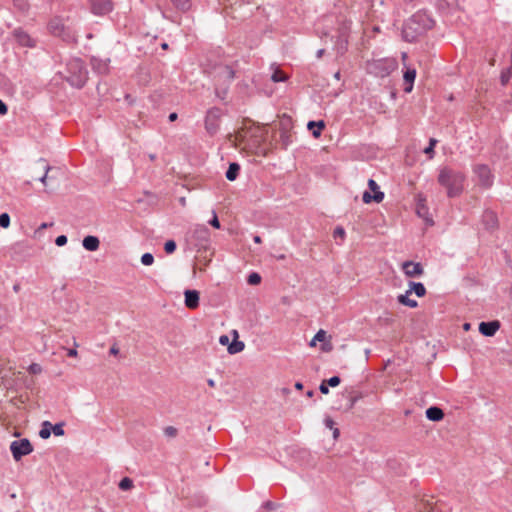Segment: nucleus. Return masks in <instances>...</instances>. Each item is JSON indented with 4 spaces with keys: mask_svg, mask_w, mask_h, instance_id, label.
<instances>
[{
    "mask_svg": "<svg viewBox=\"0 0 512 512\" xmlns=\"http://www.w3.org/2000/svg\"><path fill=\"white\" fill-rule=\"evenodd\" d=\"M324 52H325V50H324V49H319V50L317 51V54H316L317 58H321V57H322V55L324 54Z\"/></svg>",
    "mask_w": 512,
    "mask_h": 512,
    "instance_id": "0e129e2a",
    "label": "nucleus"
},
{
    "mask_svg": "<svg viewBox=\"0 0 512 512\" xmlns=\"http://www.w3.org/2000/svg\"><path fill=\"white\" fill-rule=\"evenodd\" d=\"M173 4L182 11H187L190 6L191 2L190 0H171Z\"/></svg>",
    "mask_w": 512,
    "mask_h": 512,
    "instance_id": "c85d7f7f",
    "label": "nucleus"
},
{
    "mask_svg": "<svg viewBox=\"0 0 512 512\" xmlns=\"http://www.w3.org/2000/svg\"><path fill=\"white\" fill-rule=\"evenodd\" d=\"M368 187L370 190H372L374 193L376 191H379V186L378 184L373 180V179H369L368 180Z\"/></svg>",
    "mask_w": 512,
    "mask_h": 512,
    "instance_id": "09e8293b",
    "label": "nucleus"
},
{
    "mask_svg": "<svg viewBox=\"0 0 512 512\" xmlns=\"http://www.w3.org/2000/svg\"><path fill=\"white\" fill-rule=\"evenodd\" d=\"M434 21L425 12H417L412 15L403 25L402 36L407 42L415 41L427 30L433 27Z\"/></svg>",
    "mask_w": 512,
    "mask_h": 512,
    "instance_id": "f257e3e1",
    "label": "nucleus"
},
{
    "mask_svg": "<svg viewBox=\"0 0 512 512\" xmlns=\"http://www.w3.org/2000/svg\"><path fill=\"white\" fill-rule=\"evenodd\" d=\"M219 342L222 345H229V337L227 335H221L219 338Z\"/></svg>",
    "mask_w": 512,
    "mask_h": 512,
    "instance_id": "864d4df0",
    "label": "nucleus"
},
{
    "mask_svg": "<svg viewBox=\"0 0 512 512\" xmlns=\"http://www.w3.org/2000/svg\"><path fill=\"white\" fill-rule=\"evenodd\" d=\"M51 225H52V223H51V224H48V223H42V224H41V226L39 227V229H45V228H47V227H49V226H51Z\"/></svg>",
    "mask_w": 512,
    "mask_h": 512,
    "instance_id": "774afa93",
    "label": "nucleus"
},
{
    "mask_svg": "<svg viewBox=\"0 0 512 512\" xmlns=\"http://www.w3.org/2000/svg\"><path fill=\"white\" fill-rule=\"evenodd\" d=\"M82 245L87 251L93 252V251L98 250L100 241H99L98 237L88 235V236L84 237V239L82 241Z\"/></svg>",
    "mask_w": 512,
    "mask_h": 512,
    "instance_id": "f3484780",
    "label": "nucleus"
},
{
    "mask_svg": "<svg viewBox=\"0 0 512 512\" xmlns=\"http://www.w3.org/2000/svg\"><path fill=\"white\" fill-rule=\"evenodd\" d=\"M28 250V245L25 242H16L10 247V254L13 259H16L21 253Z\"/></svg>",
    "mask_w": 512,
    "mask_h": 512,
    "instance_id": "412c9836",
    "label": "nucleus"
},
{
    "mask_svg": "<svg viewBox=\"0 0 512 512\" xmlns=\"http://www.w3.org/2000/svg\"><path fill=\"white\" fill-rule=\"evenodd\" d=\"M247 282L250 285H258L261 282V276L258 273L253 272L248 276Z\"/></svg>",
    "mask_w": 512,
    "mask_h": 512,
    "instance_id": "72a5a7b5",
    "label": "nucleus"
},
{
    "mask_svg": "<svg viewBox=\"0 0 512 512\" xmlns=\"http://www.w3.org/2000/svg\"><path fill=\"white\" fill-rule=\"evenodd\" d=\"M66 72V80L76 88H82L88 79L87 69L84 62L79 58L71 59L67 63Z\"/></svg>",
    "mask_w": 512,
    "mask_h": 512,
    "instance_id": "7ed1b4c3",
    "label": "nucleus"
},
{
    "mask_svg": "<svg viewBox=\"0 0 512 512\" xmlns=\"http://www.w3.org/2000/svg\"><path fill=\"white\" fill-rule=\"evenodd\" d=\"M345 234H346L345 230L341 226L336 227L334 232H333V236H334L335 239H337V238L344 239Z\"/></svg>",
    "mask_w": 512,
    "mask_h": 512,
    "instance_id": "ea45409f",
    "label": "nucleus"
},
{
    "mask_svg": "<svg viewBox=\"0 0 512 512\" xmlns=\"http://www.w3.org/2000/svg\"><path fill=\"white\" fill-rule=\"evenodd\" d=\"M195 232L196 233H199V236L201 238H207L208 236V229L205 227V226H198L196 229H195Z\"/></svg>",
    "mask_w": 512,
    "mask_h": 512,
    "instance_id": "c03bdc74",
    "label": "nucleus"
},
{
    "mask_svg": "<svg viewBox=\"0 0 512 512\" xmlns=\"http://www.w3.org/2000/svg\"><path fill=\"white\" fill-rule=\"evenodd\" d=\"M119 353V349L114 345L110 348V354L117 355Z\"/></svg>",
    "mask_w": 512,
    "mask_h": 512,
    "instance_id": "4d7b16f0",
    "label": "nucleus"
},
{
    "mask_svg": "<svg viewBox=\"0 0 512 512\" xmlns=\"http://www.w3.org/2000/svg\"><path fill=\"white\" fill-rule=\"evenodd\" d=\"M185 305L189 309H196L199 306V292L197 290H186L184 292Z\"/></svg>",
    "mask_w": 512,
    "mask_h": 512,
    "instance_id": "f8f14e48",
    "label": "nucleus"
},
{
    "mask_svg": "<svg viewBox=\"0 0 512 512\" xmlns=\"http://www.w3.org/2000/svg\"><path fill=\"white\" fill-rule=\"evenodd\" d=\"M165 434L167 436L174 437L177 434V429L172 426H168L165 428Z\"/></svg>",
    "mask_w": 512,
    "mask_h": 512,
    "instance_id": "49530a36",
    "label": "nucleus"
},
{
    "mask_svg": "<svg viewBox=\"0 0 512 512\" xmlns=\"http://www.w3.org/2000/svg\"><path fill=\"white\" fill-rule=\"evenodd\" d=\"M221 77L225 81H228V83H230L234 79V77H235V72H234V70L231 67L224 66L223 69H222V72H221Z\"/></svg>",
    "mask_w": 512,
    "mask_h": 512,
    "instance_id": "bb28decb",
    "label": "nucleus"
},
{
    "mask_svg": "<svg viewBox=\"0 0 512 512\" xmlns=\"http://www.w3.org/2000/svg\"><path fill=\"white\" fill-rule=\"evenodd\" d=\"M253 240H254V242H255V243H257V244H260V243L262 242L261 237H260V236H258V235H255V236L253 237Z\"/></svg>",
    "mask_w": 512,
    "mask_h": 512,
    "instance_id": "052dcab7",
    "label": "nucleus"
},
{
    "mask_svg": "<svg viewBox=\"0 0 512 512\" xmlns=\"http://www.w3.org/2000/svg\"><path fill=\"white\" fill-rule=\"evenodd\" d=\"M511 74L512 73L510 72V69L502 71L501 76H500L502 85H506L509 82Z\"/></svg>",
    "mask_w": 512,
    "mask_h": 512,
    "instance_id": "58836bf2",
    "label": "nucleus"
},
{
    "mask_svg": "<svg viewBox=\"0 0 512 512\" xmlns=\"http://www.w3.org/2000/svg\"><path fill=\"white\" fill-rule=\"evenodd\" d=\"M207 384H208L210 387H212V388H213V387H215V385H216V384H215V381H214L213 379H208V380H207Z\"/></svg>",
    "mask_w": 512,
    "mask_h": 512,
    "instance_id": "e2e57ef3",
    "label": "nucleus"
},
{
    "mask_svg": "<svg viewBox=\"0 0 512 512\" xmlns=\"http://www.w3.org/2000/svg\"><path fill=\"white\" fill-rule=\"evenodd\" d=\"M8 111V107L7 105L2 101L0 100V115H5Z\"/></svg>",
    "mask_w": 512,
    "mask_h": 512,
    "instance_id": "603ef678",
    "label": "nucleus"
},
{
    "mask_svg": "<svg viewBox=\"0 0 512 512\" xmlns=\"http://www.w3.org/2000/svg\"><path fill=\"white\" fill-rule=\"evenodd\" d=\"M239 172H240V165L236 162H232L229 164V167L226 171L225 176L229 181H234L237 179Z\"/></svg>",
    "mask_w": 512,
    "mask_h": 512,
    "instance_id": "5701e85b",
    "label": "nucleus"
},
{
    "mask_svg": "<svg viewBox=\"0 0 512 512\" xmlns=\"http://www.w3.org/2000/svg\"><path fill=\"white\" fill-rule=\"evenodd\" d=\"M357 400H358V397H352V398L350 399L349 408H352V407L355 405V403H356V401H357Z\"/></svg>",
    "mask_w": 512,
    "mask_h": 512,
    "instance_id": "bf43d9fd",
    "label": "nucleus"
},
{
    "mask_svg": "<svg viewBox=\"0 0 512 512\" xmlns=\"http://www.w3.org/2000/svg\"><path fill=\"white\" fill-rule=\"evenodd\" d=\"M10 226V216L8 213L0 214V227L8 228Z\"/></svg>",
    "mask_w": 512,
    "mask_h": 512,
    "instance_id": "e433bc0d",
    "label": "nucleus"
},
{
    "mask_svg": "<svg viewBox=\"0 0 512 512\" xmlns=\"http://www.w3.org/2000/svg\"><path fill=\"white\" fill-rule=\"evenodd\" d=\"M176 242L174 240H168L164 245V250L167 254H171L176 250Z\"/></svg>",
    "mask_w": 512,
    "mask_h": 512,
    "instance_id": "4c0bfd02",
    "label": "nucleus"
},
{
    "mask_svg": "<svg viewBox=\"0 0 512 512\" xmlns=\"http://www.w3.org/2000/svg\"><path fill=\"white\" fill-rule=\"evenodd\" d=\"M10 450L13 458L19 461L23 456L30 454L33 451V446L27 438L12 441Z\"/></svg>",
    "mask_w": 512,
    "mask_h": 512,
    "instance_id": "423d86ee",
    "label": "nucleus"
},
{
    "mask_svg": "<svg viewBox=\"0 0 512 512\" xmlns=\"http://www.w3.org/2000/svg\"><path fill=\"white\" fill-rule=\"evenodd\" d=\"M76 355H77V351L75 349H70L68 351V356L73 357V356H76Z\"/></svg>",
    "mask_w": 512,
    "mask_h": 512,
    "instance_id": "680f3d73",
    "label": "nucleus"
},
{
    "mask_svg": "<svg viewBox=\"0 0 512 512\" xmlns=\"http://www.w3.org/2000/svg\"><path fill=\"white\" fill-rule=\"evenodd\" d=\"M437 180L446 189L447 196L454 198L463 191L465 175L458 170L445 166L439 170Z\"/></svg>",
    "mask_w": 512,
    "mask_h": 512,
    "instance_id": "f03ea898",
    "label": "nucleus"
},
{
    "mask_svg": "<svg viewBox=\"0 0 512 512\" xmlns=\"http://www.w3.org/2000/svg\"><path fill=\"white\" fill-rule=\"evenodd\" d=\"M326 340V332L320 329L310 342V346H315L316 342H324Z\"/></svg>",
    "mask_w": 512,
    "mask_h": 512,
    "instance_id": "c756f323",
    "label": "nucleus"
},
{
    "mask_svg": "<svg viewBox=\"0 0 512 512\" xmlns=\"http://www.w3.org/2000/svg\"><path fill=\"white\" fill-rule=\"evenodd\" d=\"M271 79L273 82H284L287 79V76L281 70L276 69L273 72Z\"/></svg>",
    "mask_w": 512,
    "mask_h": 512,
    "instance_id": "7c9ffc66",
    "label": "nucleus"
},
{
    "mask_svg": "<svg viewBox=\"0 0 512 512\" xmlns=\"http://www.w3.org/2000/svg\"><path fill=\"white\" fill-rule=\"evenodd\" d=\"M328 384L326 383V381L324 380L320 386H319V390L322 394H328L329 393V388H328Z\"/></svg>",
    "mask_w": 512,
    "mask_h": 512,
    "instance_id": "8fccbe9b",
    "label": "nucleus"
},
{
    "mask_svg": "<svg viewBox=\"0 0 512 512\" xmlns=\"http://www.w3.org/2000/svg\"><path fill=\"white\" fill-rule=\"evenodd\" d=\"M227 92H228V85L223 87V88H221V87H216L215 88V95H216V97L219 98L222 101L226 99Z\"/></svg>",
    "mask_w": 512,
    "mask_h": 512,
    "instance_id": "473e14b6",
    "label": "nucleus"
},
{
    "mask_svg": "<svg viewBox=\"0 0 512 512\" xmlns=\"http://www.w3.org/2000/svg\"><path fill=\"white\" fill-rule=\"evenodd\" d=\"M473 172L477 179V184L485 189L490 188L494 182V175L486 164H476Z\"/></svg>",
    "mask_w": 512,
    "mask_h": 512,
    "instance_id": "39448f33",
    "label": "nucleus"
},
{
    "mask_svg": "<svg viewBox=\"0 0 512 512\" xmlns=\"http://www.w3.org/2000/svg\"><path fill=\"white\" fill-rule=\"evenodd\" d=\"M384 199V193L382 191H376L373 195L368 191H365L362 196V200L364 203H370L372 201L376 203H380Z\"/></svg>",
    "mask_w": 512,
    "mask_h": 512,
    "instance_id": "aec40b11",
    "label": "nucleus"
},
{
    "mask_svg": "<svg viewBox=\"0 0 512 512\" xmlns=\"http://www.w3.org/2000/svg\"><path fill=\"white\" fill-rule=\"evenodd\" d=\"M221 116L222 110L218 107H212L207 111L205 117V128L210 135L217 133Z\"/></svg>",
    "mask_w": 512,
    "mask_h": 512,
    "instance_id": "0eeeda50",
    "label": "nucleus"
},
{
    "mask_svg": "<svg viewBox=\"0 0 512 512\" xmlns=\"http://www.w3.org/2000/svg\"><path fill=\"white\" fill-rule=\"evenodd\" d=\"M67 237L65 235H59L56 239H55V244L59 247L61 246H64L66 243H67Z\"/></svg>",
    "mask_w": 512,
    "mask_h": 512,
    "instance_id": "a18cd8bd",
    "label": "nucleus"
},
{
    "mask_svg": "<svg viewBox=\"0 0 512 512\" xmlns=\"http://www.w3.org/2000/svg\"><path fill=\"white\" fill-rule=\"evenodd\" d=\"M416 78V70L414 68H407L403 74L405 83L404 91L410 93L413 90V84Z\"/></svg>",
    "mask_w": 512,
    "mask_h": 512,
    "instance_id": "2eb2a0df",
    "label": "nucleus"
},
{
    "mask_svg": "<svg viewBox=\"0 0 512 512\" xmlns=\"http://www.w3.org/2000/svg\"><path fill=\"white\" fill-rule=\"evenodd\" d=\"M277 506H278V504H276V503H274V502H272V501H266V502L262 505L263 509H264L265 511H268V512L275 510Z\"/></svg>",
    "mask_w": 512,
    "mask_h": 512,
    "instance_id": "37998d69",
    "label": "nucleus"
},
{
    "mask_svg": "<svg viewBox=\"0 0 512 512\" xmlns=\"http://www.w3.org/2000/svg\"><path fill=\"white\" fill-rule=\"evenodd\" d=\"M209 223H210L211 226H213L216 229L220 228V222H219V219H218V217H217L215 212H214L213 218L209 221Z\"/></svg>",
    "mask_w": 512,
    "mask_h": 512,
    "instance_id": "de8ad7c7",
    "label": "nucleus"
},
{
    "mask_svg": "<svg viewBox=\"0 0 512 512\" xmlns=\"http://www.w3.org/2000/svg\"><path fill=\"white\" fill-rule=\"evenodd\" d=\"M177 114L175 112L169 114V121L173 122L177 119Z\"/></svg>",
    "mask_w": 512,
    "mask_h": 512,
    "instance_id": "13d9d810",
    "label": "nucleus"
},
{
    "mask_svg": "<svg viewBox=\"0 0 512 512\" xmlns=\"http://www.w3.org/2000/svg\"><path fill=\"white\" fill-rule=\"evenodd\" d=\"M63 426H64L63 423H56L55 425H52L51 430L55 436H63L64 435L65 432H64Z\"/></svg>",
    "mask_w": 512,
    "mask_h": 512,
    "instance_id": "c9c22d12",
    "label": "nucleus"
},
{
    "mask_svg": "<svg viewBox=\"0 0 512 512\" xmlns=\"http://www.w3.org/2000/svg\"><path fill=\"white\" fill-rule=\"evenodd\" d=\"M436 144H437V140L434 138H431L429 141L428 147H426L424 149V153L427 154L430 159L433 158V156H434V147L436 146Z\"/></svg>",
    "mask_w": 512,
    "mask_h": 512,
    "instance_id": "2f4dec72",
    "label": "nucleus"
},
{
    "mask_svg": "<svg viewBox=\"0 0 512 512\" xmlns=\"http://www.w3.org/2000/svg\"><path fill=\"white\" fill-rule=\"evenodd\" d=\"M325 424H326V426H327V427H329L330 429H332V428H333V425H334V421H333L332 419H330V418H327V419L325 420Z\"/></svg>",
    "mask_w": 512,
    "mask_h": 512,
    "instance_id": "6e6d98bb",
    "label": "nucleus"
},
{
    "mask_svg": "<svg viewBox=\"0 0 512 512\" xmlns=\"http://www.w3.org/2000/svg\"><path fill=\"white\" fill-rule=\"evenodd\" d=\"M48 30L52 35L60 37L65 42L70 43L76 41L75 33L64 25L60 17H54L50 20Z\"/></svg>",
    "mask_w": 512,
    "mask_h": 512,
    "instance_id": "20e7f679",
    "label": "nucleus"
},
{
    "mask_svg": "<svg viewBox=\"0 0 512 512\" xmlns=\"http://www.w3.org/2000/svg\"><path fill=\"white\" fill-rule=\"evenodd\" d=\"M325 123L323 120L320 121H309L307 124V128L312 132V135L315 138H318L321 135V131L324 129Z\"/></svg>",
    "mask_w": 512,
    "mask_h": 512,
    "instance_id": "6ab92c4d",
    "label": "nucleus"
},
{
    "mask_svg": "<svg viewBox=\"0 0 512 512\" xmlns=\"http://www.w3.org/2000/svg\"><path fill=\"white\" fill-rule=\"evenodd\" d=\"M28 371L31 374H39L42 371V367L37 363H32L29 365Z\"/></svg>",
    "mask_w": 512,
    "mask_h": 512,
    "instance_id": "a19ab883",
    "label": "nucleus"
},
{
    "mask_svg": "<svg viewBox=\"0 0 512 512\" xmlns=\"http://www.w3.org/2000/svg\"><path fill=\"white\" fill-rule=\"evenodd\" d=\"M38 164L42 165V169L44 171V174L41 177H39L38 180L42 184L47 185V180L52 179L54 177L53 175H49V173L53 171V168L46 163L45 159L42 158L39 159Z\"/></svg>",
    "mask_w": 512,
    "mask_h": 512,
    "instance_id": "a211bd4d",
    "label": "nucleus"
},
{
    "mask_svg": "<svg viewBox=\"0 0 512 512\" xmlns=\"http://www.w3.org/2000/svg\"><path fill=\"white\" fill-rule=\"evenodd\" d=\"M118 486L123 491L130 490L134 486L133 480L131 478H129V477H124V478L121 479V481L119 482Z\"/></svg>",
    "mask_w": 512,
    "mask_h": 512,
    "instance_id": "cd10ccee",
    "label": "nucleus"
},
{
    "mask_svg": "<svg viewBox=\"0 0 512 512\" xmlns=\"http://www.w3.org/2000/svg\"><path fill=\"white\" fill-rule=\"evenodd\" d=\"M417 214H418L420 217H423V216H424V205H422V204H418V207H417Z\"/></svg>",
    "mask_w": 512,
    "mask_h": 512,
    "instance_id": "5fc2aeb1",
    "label": "nucleus"
},
{
    "mask_svg": "<svg viewBox=\"0 0 512 512\" xmlns=\"http://www.w3.org/2000/svg\"><path fill=\"white\" fill-rule=\"evenodd\" d=\"M425 414H426L427 419H429L430 421H434V422L440 421L444 418L443 410L437 406L429 407L426 410Z\"/></svg>",
    "mask_w": 512,
    "mask_h": 512,
    "instance_id": "dca6fc26",
    "label": "nucleus"
},
{
    "mask_svg": "<svg viewBox=\"0 0 512 512\" xmlns=\"http://www.w3.org/2000/svg\"><path fill=\"white\" fill-rule=\"evenodd\" d=\"M402 269L407 277H417L424 272L422 265L413 261H405L402 264Z\"/></svg>",
    "mask_w": 512,
    "mask_h": 512,
    "instance_id": "1a4fd4ad",
    "label": "nucleus"
},
{
    "mask_svg": "<svg viewBox=\"0 0 512 512\" xmlns=\"http://www.w3.org/2000/svg\"><path fill=\"white\" fill-rule=\"evenodd\" d=\"M325 381H326V383L329 386L336 387V386H338L340 384L341 379L338 376H333V377H331V378H329L328 380H325Z\"/></svg>",
    "mask_w": 512,
    "mask_h": 512,
    "instance_id": "79ce46f5",
    "label": "nucleus"
},
{
    "mask_svg": "<svg viewBox=\"0 0 512 512\" xmlns=\"http://www.w3.org/2000/svg\"><path fill=\"white\" fill-rule=\"evenodd\" d=\"M482 223L487 230H494L498 226V218L495 212L491 210H485L482 215Z\"/></svg>",
    "mask_w": 512,
    "mask_h": 512,
    "instance_id": "9b49d317",
    "label": "nucleus"
},
{
    "mask_svg": "<svg viewBox=\"0 0 512 512\" xmlns=\"http://www.w3.org/2000/svg\"><path fill=\"white\" fill-rule=\"evenodd\" d=\"M245 348V344L242 341L234 340L232 343L228 345V352L230 354H236L243 351Z\"/></svg>",
    "mask_w": 512,
    "mask_h": 512,
    "instance_id": "393cba45",
    "label": "nucleus"
},
{
    "mask_svg": "<svg viewBox=\"0 0 512 512\" xmlns=\"http://www.w3.org/2000/svg\"><path fill=\"white\" fill-rule=\"evenodd\" d=\"M408 293H415L418 297H423L426 294L425 286L420 282H410Z\"/></svg>",
    "mask_w": 512,
    "mask_h": 512,
    "instance_id": "4be33fe9",
    "label": "nucleus"
},
{
    "mask_svg": "<svg viewBox=\"0 0 512 512\" xmlns=\"http://www.w3.org/2000/svg\"><path fill=\"white\" fill-rule=\"evenodd\" d=\"M154 262V256L151 253H144L141 257V263L145 266H150Z\"/></svg>",
    "mask_w": 512,
    "mask_h": 512,
    "instance_id": "f704fd0d",
    "label": "nucleus"
},
{
    "mask_svg": "<svg viewBox=\"0 0 512 512\" xmlns=\"http://www.w3.org/2000/svg\"><path fill=\"white\" fill-rule=\"evenodd\" d=\"M345 50H346V47H345L344 45H342V44H341V45L339 46V53L343 54V53L345 52Z\"/></svg>",
    "mask_w": 512,
    "mask_h": 512,
    "instance_id": "338daca9",
    "label": "nucleus"
},
{
    "mask_svg": "<svg viewBox=\"0 0 512 512\" xmlns=\"http://www.w3.org/2000/svg\"><path fill=\"white\" fill-rule=\"evenodd\" d=\"M92 69L98 74H106L109 70V60H103L100 58H91Z\"/></svg>",
    "mask_w": 512,
    "mask_h": 512,
    "instance_id": "4468645a",
    "label": "nucleus"
},
{
    "mask_svg": "<svg viewBox=\"0 0 512 512\" xmlns=\"http://www.w3.org/2000/svg\"><path fill=\"white\" fill-rule=\"evenodd\" d=\"M51 428H52V424L49 421H44L42 423V427L39 431V436L42 439H48L52 433Z\"/></svg>",
    "mask_w": 512,
    "mask_h": 512,
    "instance_id": "a878e982",
    "label": "nucleus"
},
{
    "mask_svg": "<svg viewBox=\"0 0 512 512\" xmlns=\"http://www.w3.org/2000/svg\"><path fill=\"white\" fill-rule=\"evenodd\" d=\"M91 6V12L98 16L110 13L113 9L111 0H88Z\"/></svg>",
    "mask_w": 512,
    "mask_h": 512,
    "instance_id": "6e6552de",
    "label": "nucleus"
},
{
    "mask_svg": "<svg viewBox=\"0 0 512 512\" xmlns=\"http://www.w3.org/2000/svg\"><path fill=\"white\" fill-rule=\"evenodd\" d=\"M295 388H296L297 390H301V389L303 388V384H302L301 382H296V383H295Z\"/></svg>",
    "mask_w": 512,
    "mask_h": 512,
    "instance_id": "69168bd1",
    "label": "nucleus"
},
{
    "mask_svg": "<svg viewBox=\"0 0 512 512\" xmlns=\"http://www.w3.org/2000/svg\"><path fill=\"white\" fill-rule=\"evenodd\" d=\"M322 351L324 352H329L332 350V344L330 342H323L322 344V347H321Z\"/></svg>",
    "mask_w": 512,
    "mask_h": 512,
    "instance_id": "3c124183",
    "label": "nucleus"
},
{
    "mask_svg": "<svg viewBox=\"0 0 512 512\" xmlns=\"http://www.w3.org/2000/svg\"><path fill=\"white\" fill-rule=\"evenodd\" d=\"M411 293H408V290L404 294H400L397 297V300L400 304L410 307V308H416L418 306V302L414 299H410L409 295Z\"/></svg>",
    "mask_w": 512,
    "mask_h": 512,
    "instance_id": "b1692460",
    "label": "nucleus"
},
{
    "mask_svg": "<svg viewBox=\"0 0 512 512\" xmlns=\"http://www.w3.org/2000/svg\"><path fill=\"white\" fill-rule=\"evenodd\" d=\"M13 34H14V37H15L16 41L20 45L26 46V47H34L35 46V43L31 39V37L25 31H23L22 29L14 30Z\"/></svg>",
    "mask_w": 512,
    "mask_h": 512,
    "instance_id": "ddd939ff",
    "label": "nucleus"
},
{
    "mask_svg": "<svg viewBox=\"0 0 512 512\" xmlns=\"http://www.w3.org/2000/svg\"><path fill=\"white\" fill-rule=\"evenodd\" d=\"M500 328V323L497 320L481 322L479 324V332L487 337H492Z\"/></svg>",
    "mask_w": 512,
    "mask_h": 512,
    "instance_id": "9d476101",
    "label": "nucleus"
}]
</instances>
